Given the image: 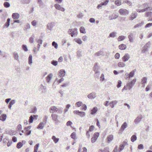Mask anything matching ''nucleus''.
Returning a JSON list of instances; mask_svg holds the SVG:
<instances>
[{
	"label": "nucleus",
	"mask_w": 152,
	"mask_h": 152,
	"mask_svg": "<svg viewBox=\"0 0 152 152\" xmlns=\"http://www.w3.org/2000/svg\"><path fill=\"white\" fill-rule=\"evenodd\" d=\"M118 17V15L117 14H114L112 15V17L110 19V20H112L116 19Z\"/></svg>",
	"instance_id": "8fccbe9b"
},
{
	"label": "nucleus",
	"mask_w": 152,
	"mask_h": 152,
	"mask_svg": "<svg viewBox=\"0 0 152 152\" xmlns=\"http://www.w3.org/2000/svg\"><path fill=\"white\" fill-rule=\"evenodd\" d=\"M23 145L22 143L21 142H19L17 144L16 147L18 148L19 149L21 148Z\"/></svg>",
	"instance_id": "ea45409f"
},
{
	"label": "nucleus",
	"mask_w": 152,
	"mask_h": 152,
	"mask_svg": "<svg viewBox=\"0 0 152 152\" xmlns=\"http://www.w3.org/2000/svg\"><path fill=\"white\" fill-rule=\"evenodd\" d=\"M35 37L34 35H32L29 38V41L30 43H33L34 41V38Z\"/></svg>",
	"instance_id": "f704fd0d"
},
{
	"label": "nucleus",
	"mask_w": 152,
	"mask_h": 152,
	"mask_svg": "<svg viewBox=\"0 0 152 152\" xmlns=\"http://www.w3.org/2000/svg\"><path fill=\"white\" fill-rule=\"evenodd\" d=\"M99 66L97 65V64H95L94 67V71L95 72V73L96 74V75H99Z\"/></svg>",
	"instance_id": "0eeeda50"
},
{
	"label": "nucleus",
	"mask_w": 152,
	"mask_h": 152,
	"mask_svg": "<svg viewBox=\"0 0 152 152\" xmlns=\"http://www.w3.org/2000/svg\"><path fill=\"white\" fill-rule=\"evenodd\" d=\"M63 111V108L62 107L58 108V110L57 113L59 114H61L62 113Z\"/></svg>",
	"instance_id": "bf43d9fd"
},
{
	"label": "nucleus",
	"mask_w": 152,
	"mask_h": 152,
	"mask_svg": "<svg viewBox=\"0 0 152 152\" xmlns=\"http://www.w3.org/2000/svg\"><path fill=\"white\" fill-rule=\"evenodd\" d=\"M55 25V23L54 22H51L50 23H48L47 25V28L49 30H52L53 28Z\"/></svg>",
	"instance_id": "4468645a"
},
{
	"label": "nucleus",
	"mask_w": 152,
	"mask_h": 152,
	"mask_svg": "<svg viewBox=\"0 0 152 152\" xmlns=\"http://www.w3.org/2000/svg\"><path fill=\"white\" fill-rule=\"evenodd\" d=\"M59 76H64L65 74V71L64 69H61L59 72Z\"/></svg>",
	"instance_id": "b1692460"
},
{
	"label": "nucleus",
	"mask_w": 152,
	"mask_h": 152,
	"mask_svg": "<svg viewBox=\"0 0 152 152\" xmlns=\"http://www.w3.org/2000/svg\"><path fill=\"white\" fill-rule=\"evenodd\" d=\"M10 18H7V22L3 26V27L4 28H7L9 27L10 25Z\"/></svg>",
	"instance_id": "a211bd4d"
},
{
	"label": "nucleus",
	"mask_w": 152,
	"mask_h": 152,
	"mask_svg": "<svg viewBox=\"0 0 152 152\" xmlns=\"http://www.w3.org/2000/svg\"><path fill=\"white\" fill-rule=\"evenodd\" d=\"M34 119V118L33 117V116L31 115L29 117V122L30 124H31L33 122V120Z\"/></svg>",
	"instance_id": "37998d69"
},
{
	"label": "nucleus",
	"mask_w": 152,
	"mask_h": 152,
	"mask_svg": "<svg viewBox=\"0 0 152 152\" xmlns=\"http://www.w3.org/2000/svg\"><path fill=\"white\" fill-rule=\"evenodd\" d=\"M142 118V116L141 115H140L137 116L134 120V122L136 124H137L140 122Z\"/></svg>",
	"instance_id": "9b49d317"
},
{
	"label": "nucleus",
	"mask_w": 152,
	"mask_h": 152,
	"mask_svg": "<svg viewBox=\"0 0 152 152\" xmlns=\"http://www.w3.org/2000/svg\"><path fill=\"white\" fill-rule=\"evenodd\" d=\"M135 34L133 33H130L128 36V38L130 42L132 43L134 42L135 39Z\"/></svg>",
	"instance_id": "423d86ee"
},
{
	"label": "nucleus",
	"mask_w": 152,
	"mask_h": 152,
	"mask_svg": "<svg viewBox=\"0 0 152 152\" xmlns=\"http://www.w3.org/2000/svg\"><path fill=\"white\" fill-rule=\"evenodd\" d=\"M125 37L124 36H119L118 38V41H123L125 39Z\"/></svg>",
	"instance_id": "4c0bfd02"
},
{
	"label": "nucleus",
	"mask_w": 152,
	"mask_h": 152,
	"mask_svg": "<svg viewBox=\"0 0 152 152\" xmlns=\"http://www.w3.org/2000/svg\"><path fill=\"white\" fill-rule=\"evenodd\" d=\"M136 81V79H134L130 82L127 84L126 86L128 87L129 90H130L132 88L133 86H134L135 84Z\"/></svg>",
	"instance_id": "39448f33"
},
{
	"label": "nucleus",
	"mask_w": 152,
	"mask_h": 152,
	"mask_svg": "<svg viewBox=\"0 0 152 152\" xmlns=\"http://www.w3.org/2000/svg\"><path fill=\"white\" fill-rule=\"evenodd\" d=\"M130 58L129 55L128 53H126L122 58V60L124 62H125L128 61Z\"/></svg>",
	"instance_id": "ddd939ff"
},
{
	"label": "nucleus",
	"mask_w": 152,
	"mask_h": 152,
	"mask_svg": "<svg viewBox=\"0 0 152 152\" xmlns=\"http://www.w3.org/2000/svg\"><path fill=\"white\" fill-rule=\"evenodd\" d=\"M64 80V79L63 78H61L59 79H58V78H56L54 82L55 83H57V84H58L60 83H61Z\"/></svg>",
	"instance_id": "bb28decb"
},
{
	"label": "nucleus",
	"mask_w": 152,
	"mask_h": 152,
	"mask_svg": "<svg viewBox=\"0 0 152 152\" xmlns=\"http://www.w3.org/2000/svg\"><path fill=\"white\" fill-rule=\"evenodd\" d=\"M122 84V82L121 80H118V84L117 85V87L118 88H119L121 86V85Z\"/></svg>",
	"instance_id": "680f3d73"
},
{
	"label": "nucleus",
	"mask_w": 152,
	"mask_h": 152,
	"mask_svg": "<svg viewBox=\"0 0 152 152\" xmlns=\"http://www.w3.org/2000/svg\"><path fill=\"white\" fill-rule=\"evenodd\" d=\"M126 47V45L124 44H121L120 45L118 46L119 48L121 50H123L125 49Z\"/></svg>",
	"instance_id": "5701e85b"
},
{
	"label": "nucleus",
	"mask_w": 152,
	"mask_h": 152,
	"mask_svg": "<svg viewBox=\"0 0 152 152\" xmlns=\"http://www.w3.org/2000/svg\"><path fill=\"white\" fill-rule=\"evenodd\" d=\"M22 48L23 50L25 52H27L28 51V49L26 45H22Z\"/></svg>",
	"instance_id": "09e8293b"
},
{
	"label": "nucleus",
	"mask_w": 152,
	"mask_h": 152,
	"mask_svg": "<svg viewBox=\"0 0 152 152\" xmlns=\"http://www.w3.org/2000/svg\"><path fill=\"white\" fill-rule=\"evenodd\" d=\"M32 56L31 55H30L28 57V64L31 65L32 63Z\"/></svg>",
	"instance_id": "c9c22d12"
},
{
	"label": "nucleus",
	"mask_w": 152,
	"mask_h": 152,
	"mask_svg": "<svg viewBox=\"0 0 152 152\" xmlns=\"http://www.w3.org/2000/svg\"><path fill=\"white\" fill-rule=\"evenodd\" d=\"M69 85V82L66 83L61 85V86L63 87H66Z\"/></svg>",
	"instance_id": "13d9d810"
},
{
	"label": "nucleus",
	"mask_w": 152,
	"mask_h": 152,
	"mask_svg": "<svg viewBox=\"0 0 152 152\" xmlns=\"http://www.w3.org/2000/svg\"><path fill=\"white\" fill-rule=\"evenodd\" d=\"M125 3H126L127 4L129 5V6H130L131 7L132 6V3L129 1H124Z\"/></svg>",
	"instance_id": "052dcab7"
},
{
	"label": "nucleus",
	"mask_w": 152,
	"mask_h": 152,
	"mask_svg": "<svg viewBox=\"0 0 152 152\" xmlns=\"http://www.w3.org/2000/svg\"><path fill=\"white\" fill-rule=\"evenodd\" d=\"M7 118V115L5 114H2L0 117V120L2 121H5Z\"/></svg>",
	"instance_id": "4be33fe9"
},
{
	"label": "nucleus",
	"mask_w": 152,
	"mask_h": 152,
	"mask_svg": "<svg viewBox=\"0 0 152 152\" xmlns=\"http://www.w3.org/2000/svg\"><path fill=\"white\" fill-rule=\"evenodd\" d=\"M74 40L79 45H80L82 43V41L81 39L79 38H75L74 39Z\"/></svg>",
	"instance_id": "393cba45"
},
{
	"label": "nucleus",
	"mask_w": 152,
	"mask_h": 152,
	"mask_svg": "<svg viewBox=\"0 0 152 152\" xmlns=\"http://www.w3.org/2000/svg\"><path fill=\"white\" fill-rule=\"evenodd\" d=\"M128 126V124L126 122H124L121 125L120 129L119 130L120 131L123 132L125 129Z\"/></svg>",
	"instance_id": "2eb2a0df"
},
{
	"label": "nucleus",
	"mask_w": 152,
	"mask_h": 152,
	"mask_svg": "<svg viewBox=\"0 0 152 152\" xmlns=\"http://www.w3.org/2000/svg\"><path fill=\"white\" fill-rule=\"evenodd\" d=\"M58 115L56 114H52L51 115V117H52V120L55 121V123L57 124L58 122Z\"/></svg>",
	"instance_id": "f8f14e48"
},
{
	"label": "nucleus",
	"mask_w": 152,
	"mask_h": 152,
	"mask_svg": "<svg viewBox=\"0 0 152 152\" xmlns=\"http://www.w3.org/2000/svg\"><path fill=\"white\" fill-rule=\"evenodd\" d=\"M73 113L74 114H76L79 115V116L82 117L85 116V112L82 111H80L79 110H75L73 111Z\"/></svg>",
	"instance_id": "9d476101"
},
{
	"label": "nucleus",
	"mask_w": 152,
	"mask_h": 152,
	"mask_svg": "<svg viewBox=\"0 0 152 152\" xmlns=\"http://www.w3.org/2000/svg\"><path fill=\"white\" fill-rule=\"evenodd\" d=\"M39 145V143H37L34 146V151H35V152H37Z\"/></svg>",
	"instance_id": "a19ab883"
},
{
	"label": "nucleus",
	"mask_w": 152,
	"mask_h": 152,
	"mask_svg": "<svg viewBox=\"0 0 152 152\" xmlns=\"http://www.w3.org/2000/svg\"><path fill=\"white\" fill-rule=\"evenodd\" d=\"M45 124L43 122H41L38 125L37 128V129H43L45 126Z\"/></svg>",
	"instance_id": "412c9836"
},
{
	"label": "nucleus",
	"mask_w": 152,
	"mask_h": 152,
	"mask_svg": "<svg viewBox=\"0 0 152 152\" xmlns=\"http://www.w3.org/2000/svg\"><path fill=\"white\" fill-rule=\"evenodd\" d=\"M126 64L123 62H120L118 63V66L119 67H123L125 66Z\"/></svg>",
	"instance_id": "2f4dec72"
},
{
	"label": "nucleus",
	"mask_w": 152,
	"mask_h": 152,
	"mask_svg": "<svg viewBox=\"0 0 152 152\" xmlns=\"http://www.w3.org/2000/svg\"><path fill=\"white\" fill-rule=\"evenodd\" d=\"M82 102L79 101L77 102L75 104V105L76 106H77L78 107H80L82 105Z\"/></svg>",
	"instance_id": "338daca9"
},
{
	"label": "nucleus",
	"mask_w": 152,
	"mask_h": 152,
	"mask_svg": "<svg viewBox=\"0 0 152 152\" xmlns=\"http://www.w3.org/2000/svg\"><path fill=\"white\" fill-rule=\"evenodd\" d=\"M4 6L5 7L8 8L10 7V4L9 2H5L4 3Z\"/></svg>",
	"instance_id": "864d4df0"
},
{
	"label": "nucleus",
	"mask_w": 152,
	"mask_h": 152,
	"mask_svg": "<svg viewBox=\"0 0 152 152\" xmlns=\"http://www.w3.org/2000/svg\"><path fill=\"white\" fill-rule=\"evenodd\" d=\"M136 71V69H134L131 71L129 74L128 76H133L134 73Z\"/></svg>",
	"instance_id": "5fc2aeb1"
},
{
	"label": "nucleus",
	"mask_w": 152,
	"mask_h": 152,
	"mask_svg": "<svg viewBox=\"0 0 152 152\" xmlns=\"http://www.w3.org/2000/svg\"><path fill=\"white\" fill-rule=\"evenodd\" d=\"M119 13L122 15L126 16L129 14V11L125 9H121L119 10Z\"/></svg>",
	"instance_id": "7ed1b4c3"
},
{
	"label": "nucleus",
	"mask_w": 152,
	"mask_h": 152,
	"mask_svg": "<svg viewBox=\"0 0 152 152\" xmlns=\"http://www.w3.org/2000/svg\"><path fill=\"white\" fill-rule=\"evenodd\" d=\"M97 108L96 107H94L92 110H91V115H94L97 112Z\"/></svg>",
	"instance_id": "c85d7f7f"
},
{
	"label": "nucleus",
	"mask_w": 152,
	"mask_h": 152,
	"mask_svg": "<svg viewBox=\"0 0 152 152\" xmlns=\"http://www.w3.org/2000/svg\"><path fill=\"white\" fill-rule=\"evenodd\" d=\"M147 78L146 77H144L142 78L141 82V84H145L147 81Z\"/></svg>",
	"instance_id": "72a5a7b5"
},
{
	"label": "nucleus",
	"mask_w": 152,
	"mask_h": 152,
	"mask_svg": "<svg viewBox=\"0 0 152 152\" xmlns=\"http://www.w3.org/2000/svg\"><path fill=\"white\" fill-rule=\"evenodd\" d=\"M15 102V100H12L10 102L8 108L10 109H11V107L13 104H14Z\"/></svg>",
	"instance_id": "a878e982"
},
{
	"label": "nucleus",
	"mask_w": 152,
	"mask_h": 152,
	"mask_svg": "<svg viewBox=\"0 0 152 152\" xmlns=\"http://www.w3.org/2000/svg\"><path fill=\"white\" fill-rule=\"evenodd\" d=\"M137 15V14L136 12H133L130 15L129 19L130 20H132L136 18Z\"/></svg>",
	"instance_id": "dca6fc26"
},
{
	"label": "nucleus",
	"mask_w": 152,
	"mask_h": 152,
	"mask_svg": "<svg viewBox=\"0 0 152 152\" xmlns=\"http://www.w3.org/2000/svg\"><path fill=\"white\" fill-rule=\"evenodd\" d=\"M145 15L147 17L151 16L152 15V12L148 11L145 13Z\"/></svg>",
	"instance_id": "3c124183"
},
{
	"label": "nucleus",
	"mask_w": 152,
	"mask_h": 152,
	"mask_svg": "<svg viewBox=\"0 0 152 152\" xmlns=\"http://www.w3.org/2000/svg\"><path fill=\"white\" fill-rule=\"evenodd\" d=\"M13 57L15 59L18 61H19V56L18 53L16 52H15L13 53Z\"/></svg>",
	"instance_id": "6ab92c4d"
},
{
	"label": "nucleus",
	"mask_w": 152,
	"mask_h": 152,
	"mask_svg": "<svg viewBox=\"0 0 152 152\" xmlns=\"http://www.w3.org/2000/svg\"><path fill=\"white\" fill-rule=\"evenodd\" d=\"M80 31L81 33L83 34H85L86 33L85 29L83 26H81L80 28Z\"/></svg>",
	"instance_id": "473e14b6"
},
{
	"label": "nucleus",
	"mask_w": 152,
	"mask_h": 152,
	"mask_svg": "<svg viewBox=\"0 0 152 152\" xmlns=\"http://www.w3.org/2000/svg\"><path fill=\"white\" fill-rule=\"evenodd\" d=\"M52 45L54 47V48L57 49L58 48V45L57 43L55 41H53L52 43Z\"/></svg>",
	"instance_id": "79ce46f5"
},
{
	"label": "nucleus",
	"mask_w": 152,
	"mask_h": 152,
	"mask_svg": "<svg viewBox=\"0 0 152 152\" xmlns=\"http://www.w3.org/2000/svg\"><path fill=\"white\" fill-rule=\"evenodd\" d=\"M71 138L74 140L76 139V134L75 132H73L71 135Z\"/></svg>",
	"instance_id": "a18cd8bd"
},
{
	"label": "nucleus",
	"mask_w": 152,
	"mask_h": 152,
	"mask_svg": "<svg viewBox=\"0 0 152 152\" xmlns=\"http://www.w3.org/2000/svg\"><path fill=\"white\" fill-rule=\"evenodd\" d=\"M36 40L38 43V44L41 45L43 41L40 39H37Z\"/></svg>",
	"instance_id": "de8ad7c7"
},
{
	"label": "nucleus",
	"mask_w": 152,
	"mask_h": 152,
	"mask_svg": "<svg viewBox=\"0 0 152 152\" xmlns=\"http://www.w3.org/2000/svg\"><path fill=\"white\" fill-rule=\"evenodd\" d=\"M103 52L101 51H99L95 53L94 54L95 56H98L101 55H103Z\"/></svg>",
	"instance_id": "e433bc0d"
},
{
	"label": "nucleus",
	"mask_w": 152,
	"mask_h": 152,
	"mask_svg": "<svg viewBox=\"0 0 152 152\" xmlns=\"http://www.w3.org/2000/svg\"><path fill=\"white\" fill-rule=\"evenodd\" d=\"M97 96L95 92H92L88 95V97L90 99H95Z\"/></svg>",
	"instance_id": "6e6552de"
},
{
	"label": "nucleus",
	"mask_w": 152,
	"mask_h": 152,
	"mask_svg": "<svg viewBox=\"0 0 152 152\" xmlns=\"http://www.w3.org/2000/svg\"><path fill=\"white\" fill-rule=\"evenodd\" d=\"M109 2V0H105L104 2H101V4L102 6H106Z\"/></svg>",
	"instance_id": "6e6d98bb"
},
{
	"label": "nucleus",
	"mask_w": 152,
	"mask_h": 152,
	"mask_svg": "<svg viewBox=\"0 0 152 152\" xmlns=\"http://www.w3.org/2000/svg\"><path fill=\"white\" fill-rule=\"evenodd\" d=\"M37 22L36 20H34L31 22V24L34 26H36L37 25Z\"/></svg>",
	"instance_id": "0e129e2a"
},
{
	"label": "nucleus",
	"mask_w": 152,
	"mask_h": 152,
	"mask_svg": "<svg viewBox=\"0 0 152 152\" xmlns=\"http://www.w3.org/2000/svg\"><path fill=\"white\" fill-rule=\"evenodd\" d=\"M37 108L36 107H34L31 109V112L34 114H35L37 112Z\"/></svg>",
	"instance_id": "e2e57ef3"
},
{
	"label": "nucleus",
	"mask_w": 152,
	"mask_h": 152,
	"mask_svg": "<svg viewBox=\"0 0 152 152\" xmlns=\"http://www.w3.org/2000/svg\"><path fill=\"white\" fill-rule=\"evenodd\" d=\"M20 15L18 13H13L12 15V17L13 18L15 19H17L19 18Z\"/></svg>",
	"instance_id": "aec40b11"
},
{
	"label": "nucleus",
	"mask_w": 152,
	"mask_h": 152,
	"mask_svg": "<svg viewBox=\"0 0 152 152\" xmlns=\"http://www.w3.org/2000/svg\"><path fill=\"white\" fill-rule=\"evenodd\" d=\"M137 139V136L135 135H133L131 138V140L132 142H134Z\"/></svg>",
	"instance_id": "c756f323"
},
{
	"label": "nucleus",
	"mask_w": 152,
	"mask_h": 152,
	"mask_svg": "<svg viewBox=\"0 0 152 152\" xmlns=\"http://www.w3.org/2000/svg\"><path fill=\"white\" fill-rule=\"evenodd\" d=\"M39 88L41 90H45L46 89V87L41 84Z\"/></svg>",
	"instance_id": "4d7b16f0"
},
{
	"label": "nucleus",
	"mask_w": 152,
	"mask_h": 152,
	"mask_svg": "<svg viewBox=\"0 0 152 152\" xmlns=\"http://www.w3.org/2000/svg\"><path fill=\"white\" fill-rule=\"evenodd\" d=\"M143 7L144 8L142 9H138L136 10L138 12H143L148 10L152 11V7H149V3H145L142 4Z\"/></svg>",
	"instance_id": "f257e3e1"
},
{
	"label": "nucleus",
	"mask_w": 152,
	"mask_h": 152,
	"mask_svg": "<svg viewBox=\"0 0 152 152\" xmlns=\"http://www.w3.org/2000/svg\"><path fill=\"white\" fill-rule=\"evenodd\" d=\"M68 33L72 37H76L77 35V30L76 28L69 29L68 30Z\"/></svg>",
	"instance_id": "f03ea898"
},
{
	"label": "nucleus",
	"mask_w": 152,
	"mask_h": 152,
	"mask_svg": "<svg viewBox=\"0 0 152 152\" xmlns=\"http://www.w3.org/2000/svg\"><path fill=\"white\" fill-rule=\"evenodd\" d=\"M112 152H120L119 149H118V146L115 147Z\"/></svg>",
	"instance_id": "69168bd1"
},
{
	"label": "nucleus",
	"mask_w": 152,
	"mask_h": 152,
	"mask_svg": "<svg viewBox=\"0 0 152 152\" xmlns=\"http://www.w3.org/2000/svg\"><path fill=\"white\" fill-rule=\"evenodd\" d=\"M152 26V23H149L147 24L145 26V28H146Z\"/></svg>",
	"instance_id": "774afa93"
},
{
	"label": "nucleus",
	"mask_w": 152,
	"mask_h": 152,
	"mask_svg": "<svg viewBox=\"0 0 152 152\" xmlns=\"http://www.w3.org/2000/svg\"><path fill=\"white\" fill-rule=\"evenodd\" d=\"M115 4L118 6L121 5V0H116L115 2Z\"/></svg>",
	"instance_id": "58836bf2"
},
{
	"label": "nucleus",
	"mask_w": 152,
	"mask_h": 152,
	"mask_svg": "<svg viewBox=\"0 0 152 152\" xmlns=\"http://www.w3.org/2000/svg\"><path fill=\"white\" fill-rule=\"evenodd\" d=\"M113 139V136L112 134H110L108 135L107 138V142L108 143H110Z\"/></svg>",
	"instance_id": "f3484780"
},
{
	"label": "nucleus",
	"mask_w": 152,
	"mask_h": 152,
	"mask_svg": "<svg viewBox=\"0 0 152 152\" xmlns=\"http://www.w3.org/2000/svg\"><path fill=\"white\" fill-rule=\"evenodd\" d=\"M52 139L53 140L55 143H57L59 140V138H56L55 136H53L52 137Z\"/></svg>",
	"instance_id": "7c9ffc66"
},
{
	"label": "nucleus",
	"mask_w": 152,
	"mask_h": 152,
	"mask_svg": "<svg viewBox=\"0 0 152 152\" xmlns=\"http://www.w3.org/2000/svg\"><path fill=\"white\" fill-rule=\"evenodd\" d=\"M143 23H144L143 22H142L141 23H138V24L135 25L134 26V28H136L140 27L142 26V25L143 24Z\"/></svg>",
	"instance_id": "c03bdc74"
},
{
	"label": "nucleus",
	"mask_w": 152,
	"mask_h": 152,
	"mask_svg": "<svg viewBox=\"0 0 152 152\" xmlns=\"http://www.w3.org/2000/svg\"><path fill=\"white\" fill-rule=\"evenodd\" d=\"M151 44V42H150L146 43L143 48L141 50L142 53H144L148 50V48L150 47Z\"/></svg>",
	"instance_id": "20e7f679"
},
{
	"label": "nucleus",
	"mask_w": 152,
	"mask_h": 152,
	"mask_svg": "<svg viewBox=\"0 0 152 152\" xmlns=\"http://www.w3.org/2000/svg\"><path fill=\"white\" fill-rule=\"evenodd\" d=\"M58 63V62L56 61L53 60L51 61V64L54 66L57 65Z\"/></svg>",
	"instance_id": "603ef678"
},
{
	"label": "nucleus",
	"mask_w": 152,
	"mask_h": 152,
	"mask_svg": "<svg viewBox=\"0 0 152 152\" xmlns=\"http://www.w3.org/2000/svg\"><path fill=\"white\" fill-rule=\"evenodd\" d=\"M117 34V33L115 32L111 33L109 34V37L114 38L116 37Z\"/></svg>",
	"instance_id": "cd10ccee"
},
{
	"label": "nucleus",
	"mask_w": 152,
	"mask_h": 152,
	"mask_svg": "<svg viewBox=\"0 0 152 152\" xmlns=\"http://www.w3.org/2000/svg\"><path fill=\"white\" fill-rule=\"evenodd\" d=\"M54 7L57 10L62 12H64L65 11V9L64 8L61 7L58 4H55Z\"/></svg>",
	"instance_id": "1a4fd4ad"
},
{
	"label": "nucleus",
	"mask_w": 152,
	"mask_h": 152,
	"mask_svg": "<svg viewBox=\"0 0 152 152\" xmlns=\"http://www.w3.org/2000/svg\"><path fill=\"white\" fill-rule=\"evenodd\" d=\"M83 13L81 12H80L77 15V18H81L83 17Z\"/></svg>",
	"instance_id": "49530a36"
}]
</instances>
